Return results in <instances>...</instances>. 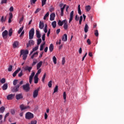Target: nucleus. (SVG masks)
<instances>
[{
	"mask_svg": "<svg viewBox=\"0 0 124 124\" xmlns=\"http://www.w3.org/2000/svg\"><path fill=\"white\" fill-rule=\"evenodd\" d=\"M49 49L50 52H53V50H54V45H53V44L50 45Z\"/></svg>",
	"mask_w": 124,
	"mask_h": 124,
	"instance_id": "obj_24",
	"label": "nucleus"
},
{
	"mask_svg": "<svg viewBox=\"0 0 124 124\" xmlns=\"http://www.w3.org/2000/svg\"><path fill=\"white\" fill-rule=\"evenodd\" d=\"M20 108L21 110H26V109H30L31 108L30 106H25L24 105H21L20 106Z\"/></svg>",
	"mask_w": 124,
	"mask_h": 124,
	"instance_id": "obj_10",
	"label": "nucleus"
},
{
	"mask_svg": "<svg viewBox=\"0 0 124 124\" xmlns=\"http://www.w3.org/2000/svg\"><path fill=\"white\" fill-rule=\"evenodd\" d=\"M24 69L25 70H28L29 72H31V69H32V67H29L28 66H27L24 68Z\"/></svg>",
	"mask_w": 124,
	"mask_h": 124,
	"instance_id": "obj_25",
	"label": "nucleus"
},
{
	"mask_svg": "<svg viewBox=\"0 0 124 124\" xmlns=\"http://www.w3.org/2000/svg\"><path fill=\"white\" fill-rule=\"evenodd\" d=\"M63 28L65 31L68 29V25L67 24V20H66L65 22H64Z\"/></svg>",
	"mask_w": 124,
	"mask_h": 124,
	"instance_id": "obj_17",
	"label": "nucleus"
},
{
	"mask_svg": "<svg viewBox=\"0 0 124 124\" xmlns=\"http://www.w3.org/2000/svg\"><path fill=\"white\" fill-rule=\"evenodd\" d=\"M66 21V20H63L62 21L61 20H59L58 23V25H59V26H60V27H62V25H63V24H64V23H65V21Z\"/></svg>",
	"mask_w": 124,
	"mask_h": 124,
	"instance_id": "obj_14",
	"label": "nucleus"
},
{
	"mask_svg": "<svg viewBox=\"0 0 124 124\" xmlns=\"http://www.w3.org/2000/svg\"><path fill=\"white\" fill-rule=\"evenodd\" d=\"M41 10V9L37 8L34 12L35 14L38 13V12H39V11H40Z\"/></svg>",
	"mask_w": 124,
	"mask_h": 124,
	"instance_id": "obj_49",
	"label": "nucleus"
},
{
	"mask_svg": "<svg viewBox=\"0 0 124 124\" xmlns=\"http://www.w3.org/2000/svg\"><path fill=\"white\" fill-rule=\"evenodd\" d=\"M23 75V72L21 71L18 74V77H22Z\"/></svg>",
	"mask_w": 124,
	"mask_h": 124,
	"instance_id": "obj_60",
	"label": "nucleus"
},
{
	"mask_svg": "<svg viewBox=\"0 0 124 124\" xmlns=\"http://www.w3.org/2000/svg\"><path fill=\"white\" fill-rule=\"evenodd\" d=\"M38 55V52H36L35 53H34L33 54V55H32L31 56V59H33V58H34V57H37Z\"/></svg>",
	"mask_w": 124,
	"mask_h": 124,
	"instance_id": "obj_31",
	"label": "nucleus"
},
{
	"mask_svg": "<svg viewBox=\"0 0 124 124\" xmlns=\"http://www.w3.org/2000/svg\"><path fill=\"white\" fill-rule=\"evenodd\" d=\"M47 0H42V6H44L46 4V1Z\"/></svg>",
	"mask_w": 124,
	"mask_h": 124,
	"instance_id": "obj_36",
	"label": "nucleus"
},
{
	"mask_svg": "<svg viewBox=\"0 0 124 124\" xmlns=\"http://www.w3.org/2000/svg\"><path fill=\"white\" fill-rule=\"evenodd\" d=\"M8 116H9V113H7L5 114L4 117V121H5V119H6V118H7V117H8Z\"/></svg>",
	"mask_w": 124,
	"mask_h": 124,
	"instance_id": "obj_57",
	"label": "nucleus"
},
{
	"mask_svg": "<svg viewBox=\"0 0 124 124\" xmlns=\"http://www.w3.org/2000/svg\"><path fill=\"white\" fill-rule=\"evenodd\" d=\"M39 28L41 30H42V29L44 28V23H43V22H41V21L40 22Z\"/></svg>",
	"mask_w": 124,
	"mask_h": 124,
	"instance_id": "obj_23",
	"label": "nucleus"
},
{
	"mask_svg": "<svg viewBox=\"0 0 124 124\" xmlns=\"http://www.w3.org/2000/svg\"><path fill=\"white\" fill-rule=\"evenodd\" d=\"M37 122L36 120L33 121L31 122V124H36Z\"/></svg>",
	"mask_w": 124,
	"mask_h": 124,
	"instance_id": "obj_58",
	"label": "nucleus"
},
{
	"mask_svg": "<svg viewBox=\"0 0 124 124\" xmlns=\"http://www.w3.org/2000/svg\"><path fill=\"white\" fill-rule=\"evenodd\" d=\"M37 50H38V46H35L34 48L32 49L33 52H34Z\"/></svg>",
	"mask_w": 124,
	"mask_h": 124,
	"instance_id": "obj_51",
	"label": "nucleus"
},
{
	"mask_svg": "<svg viewBox=\"0 0 124 124\" xmlns=\"http://www.w3.org/2000/svg\"><path fill=\"white\" fill-rule=\"evenodd\" d=\"M32 78H33L32 77H29V83L30 84H31V82H32Z\"/></svg>",
	"mask_w": 124,
	"mask_h": 124,
	"instance_id": "obj_48",
	"label": "nucleus"
},
{
	"mask_svg": "<svg viewBox=\"0 0 124 124\" xmlns=\"http://www.w3.org/2000/svg\"><path fill=\"white\" fill-rule=\"evenodd\" d=\"M12 65H10L9 66V67L8 68V71H9L10 72H11L12 71Z\"/></svg>",
	"mask_w": 124,
	"mask_h": 124,
	"instance_id": "obj_38",
	"label": "nucleus"
},
{
	"mask_svg": "<svg viewBox=\"0 0 124 124\" xmlns=\"http://www.w3.org/2000/svg\"><path fill=\"white\" fill-rule=\"evenodd\" d=\"M43 41H45V34H44L42 37Z\"/></svg>",
	"mask_w": 124,
	"mask_h": 124,
	"instance_id": "obj_56",
	"label": "nucleus"
},
{
	"mask_svg": "<svg viewBox=\"0 0 124 124\" xmlns=\"http://www.w3.org/2000/svg\"><path fill=\"white\" fill-rule=\"evenodd\" d=\"M38 78L34 77V82L35 84H37V83H38Z\"/></svg>",
	"mask_w": 124,
	"mask_h": 124,
	"instance_id": "obj_35",
	"label": "nucleus"
},
{
	"mask_svg": "<svg viewBox=\"0 0 124 124\" xmlns=\"http://www.w3.org/2000/svg\"><path fill=\"white\" fill-rule=\"evenodd\" d=\"M14 96H15V94H9L7 96V99L8 100H11V99H12L13 97H14Z\"/></svg>",
	"mask_w": 124,
	"mask_h": 124,
	"instance_id": "obj_12",
	"label": "nucleus"
},
{
	"mask_svg": "<svg viewBox=\"0 0 124 124\" xmlns=\"http://www.w3.org/2000/svg\"><path fill=\"white\" fill-rule=\"evenodd\" d=\"M62 41H67V34H64L62 37Z\"/></svg>",
	"mask_w": 124,
	"mask_h": 124,
	"instance_id": "obj_20",
	"label": "nucleus"
},
{
	"mask_svg": "<svg viewBox=\"0 0 124 124\" xmlns=\"http://www.w3.org/2000/svg\"><path fill=\"white\" fill-rule=\"evenodd\" d=\"M51 25L52 26V27L55 29L57 27V22L56 21H54L52 22Z\"/></svg>",
	"mask_w": 124,
	"mask_h": 124,
	"instance_id": "obj_27",
	"label": "nucleus"
},
{
	"mask_svg": "<svg viewBox=\"0 0 124 124\" xmlns=\"http://www.w3.org/2000/svg\"><path fill=\"white\" fill-rule=\"evenodd\" d=\"M12 33H13V30H12V28H11L9 30V33H8L9 36H12Z\"/></svg>",
	"mask_w": 124,
	"mask_h": 124,
	"instance_id": "obj_26",
	"label": "nucleus"
},
{
	"mask_svg": "<svg viewBox=\"0 0 124 124\" xmlns=\"http://www.w3.org/2000/svg\"><path fill=\"white\" fill-rule=\"evenodd\" d=\"M22 88L24 91L25 92H28L30 91V84L27 83L26 85H23Z\"/></svg>",
	"mask_w": 124,
	"mask_h": 124,
	"instance_id": "obj_5",
	"label": "nucleus"
},
{
	"mask_svg": "<svg viewBox=\"0 0 124 124\" xmlns=\"http://www.w3.org/2000/svg\"><path fill=\"white\" fill-rule=\"evenodd\" d=\"M48 16H49L48 12L46 13V14L44 16V20H46V18H47V17H48Z\"/></svg>",
	"mask_w": 124,
	"mask_h": 124,
	"instance_id": "obj_41",
	"label": "nucleus"
},
{
	"mask_svg": "<svg viewBox=\"0 0 124 124\" xmlns=\"http://www.w3.org/2000/svg\"><path fill=\"white\" fill-rule=\"evenodd\" d=\"M91 8H92V7H91L90 5H88L85 7V9L87 12H89V11H90V10H91Z\"/></svg>",
	"mask_w": 124,
	"mask_h": 124,
	"instance_id": "obj_28",
	"label": "nucleus"
},
{
	"mask_svg": "<svg viewBox=\"0 0 124 124\" xmlns=\"http://www.w3.org/2000/svg\"><path fill=\"white\" fill-rule=\"evenodd\" d=\"M41 41H42V40L41 39H38L37 40V45H39V44H40V43H41Z\"/></svg>",
	"mask_w": 124,
	"mask_h": 124,
	"instance_id": "obj_53",
	"label": "nucleus"
},
{
	"mask_svg": "<svg viewBox=\"0 0 124 124\" xmlns=\"http://www.w3.org/2000/svg\"><path fill=\"white\" fill-rule=\"evenodd\" d=\"M55 17H56V15L55 13H52L50 16V20L54 21V20H55Z\"/></svg>",
	"mask_w": 124,
	"mask_h": 124,
	"instance_id": "obj_13",
	"label": "nucleus"
},
{
	"mask_svg": "<svg viewBox=\"0 0 124 124\" xmlns=\"http://www.w3.org/2000/svg\"><path fill=\"white\" fill-rule=\"evenodd\" d=\"M44 45H45V42H44L43 44H42L41 45L40 51H43V48L44 47Z\"/></svg>",
	"mask_w": 124,
	"mask_h": 124,
	"instance_id": "obj_30",
	"label": "nucleus"
},
{
	"mask_svg": "<svg viewBox=\"0 0 124 124\" xmlns=\"http://www.w3.org/2000/svg\"><path fill=\"white\" fill-rule=\"evenodd\" d=\"M63 99L65 100L64 102H65V101L66 100V93L65 92H63Z\"/></svg>",
	"mask_w": 124,
	"mask_h": 124,
	"instance_id": "obj_33",
	"label": "nucleus"
},
{
	"mask_svg": "<svg viewBox=\"0 0 124 124\" xmlns=\"http://www.w3.org/2000/svg\"><path fill=\"white\" fill-rule=\"evenodd\" d=\"M65 6H66V4H64L63 7L61 8V16H63V10H64V9L65 8Z\"/></svg>",
	"mask_w": 124,
	"mask_h": 124,
	"instance_id": "obj_19",
	"label": "nucleus"
},
{
	"mask_svg": "<svg viewBox=\"0 0 124 124\" xmlns=\"http://www.w3.org/2000/svg\"><path fill=\"white\" fill-rule=\"evenodd\" d=\"M32 45H34V41L33 40H30L27 44V47L29 48V47H31Z\"/></svg>",
	"mask_w": 124,
	"mask_h": 124,
	"instance_id": "obj_8",
	"label": "nucleus"
},
{
	"mask_svg": "<svg viewBox=\"0 0 124 124\" xmlns=\"http://www.w3.org/2000/svg\"><path fill=\"white\" fill-rule=\"evenodd\" d=\"M88 30H89V26H88V24H85V28H84L85 32H88Z\"/></svg>",
	"mask_w": 124,
	"mask_h": 124,
	"instance_id": "obj_29",
	"label": "nucleus"
},
{
	"mask_svg": "<svg viewBox=\"0 0 124 124\" xmlns=\"http://www.w3.org/2000/svg\"><path fill=\"white\" fill-rule=\"evenodd\" d=\"M7 2V0H2L1 3H6Z\"/></svg>",
	"mask_w": 124,
	"mask_h": 124,
	"instance_id": "obj_64",
	"label": "nucleus"
},
{
	"mask_svg": "<svg viewBox=\"0 0 124 124\" xmlns=\"http://www.w3.org/2000/svg\"><path fill=\"white\" fill-rule=\"evenodd\" d=\"M40 90V88H38L37 89H35L33 93V98H36V97H37L38 95V92H39V90Z\"/></svg>",
	"mask_w": 124,
	"mask_h": 124,
	"instance_id": "obj_6",
	"label": "nucleus"
},
{
	"mask_svg": "<svg viewBox=\"0 0 124 124\" xmlns=\"http://www.w3.org/2000/svg\"><path fill=\"white\" fill-rule=\"evenodd\" d=\"M20 70H21V68H18L17 70H16L13 74V77H16V76L17 75V74H18V73H19V72L20 71Z\"/></svg>",
	"mask_w": 124,
	"mask_h": 124,
	"instance_id": "obj_15",
	"label": "nucleus"
},
{
	"mask_svg": "<svg viewBox=\"0 0 124 124\" xmlns=\"http://www.w3.org/2000/svg\"><path fill=\"white\" fill-rule=\"evenodd\" d=\"M0 21L1 22V23H3V22H5V19H4V16H1Z\"/></svg>",
	"mask_w": 124,
	"mask_h": 124,
	"instance_id": "obj_43",
	"label": "nucleus"
},
{
	"mask_svg": "<svg viewBox=\"0 0 124 124\" xmlns=\"http://www.w3.org/2000/svg\"><path fill=\"white\" fill-rule=\"evenodd\" d=\"M8 88V84L5 83L2 87L3 91H6V90Z\"/></svg>",
	"mask_w": 124,
	"mask_h": 124,
	"instance_id": "obj_18",
	"label": "nucleus"
},
{
	"mask_svg": "<svg viewBox=\"0 0 124 124\" xmlns=\"http://www.w3.org/2000/svg\"><path fill=\"white\" fill-rule=\"evenodd\" d=\"M16 98L17 99V100H19V99L23 98V95L21 93L16 94Z\"/></svg>",
	"mask_w": 124,
	"mask_h": 124,
	"instance_id": "obj_16",
	"label": "nucleus"
},
{
	"mask_svg": "<svg viewBox=\"0 0 124 124\" xmlns=\"http://www.w3.org/2000/svg\"><path fill=\"white\" fill-rule=\"evenodd\" d=\"M17 83H18V79H15L13 81V85H14V86H16V85H17Z\"/></svg>",
	"mask_w": 124,
	"mask_h": 124,
	"instance_id": "obj_39",
	"label": "nucleus"
},
{
	"mask_svg": "<svg viewBox=\"0 0 124 124\" xmlns=\"http://www.w3.org/2000/svg\"><path fill=\"white\" fill-rule=\"evenodd\" d=\"M7 35H8V31L7 30H5L2 33V36L3 39H6L7 38Z\"/></svg>",
	"mask_w": 124,
	"mask_h": 124,
	"instance_id": "obj_7",
	"label": "nucleus"
},
{
	"mask_svg": "<svg viewBox=\"0 0 124 124\" xmlns=\"http://www.w3.org/2000/svg\"><path fill=\"white\" fill-rule=\"evenodd\" d=\"M76 21H79V17H78V15H76L75 16Z\"/></svg>",
	"mask_w": 124,
	"mask_h": 124,
	"instance_id": "obj_61",
	"label": "nucleus"
},
{
	"mask_svg": "<svg viewBox=\"0 0 124 124\" xmlns=\"http://www.w3.org/2000/svg\"><path fill=\"white\" fill-rule=\"evenodd\" d=\"M53 61L54 64H57V58H56L55 56H53Z\"/></svg>",
	"mask_w": 124,
	"mask_h": 124,
	"instance_id": "obj_32",
	"label": "nucleus"
},
{
	"mask_svg": "<svg viewBox=\"0 0 124 124\" xmlns=\"http://www.w3.org/2000/svg\"><path fill=\"white\" fill-rule=\"evenodd\" d=\"M94 35L95 36H98L99 34H98V30H95L94 31Z\"/></svg>",
	"mask_w": 124,
	"mask_h": 124,
	"instance_id": "obj_47",
	"label": "nucleus"
},
{
	"mask_svg": "<svg viewBox=\"0 0 124 124\" xmlns=\"http://www.w3.org/2000/svg\"><path fill=\"white\" fill-rule=\"evenodd\" d=\"M74 15V11H72V12H71L70 15V18H69V23H71V22L73 20V15Z\"/></svg>",
	"mask_w": 124,
	"mask_h": 124,
	"instance_id": "obj_9",
	"label": "nucleus"
},
{
	"mask_svg": "<svg viewBox=\"0 0 124 124\" xmlns=\"http://www.w3.org/2000/svg\"><path fill=\"white\" fill-rule=\"evenodd\" d=\"M9 10L10 12H12L14 10V8L12 6L10 8Z\"/></svg>",
	"mask_w": 124,
	"mask_h": 124,
	"instance_id": "obj_59",
	"label": "nucleus"
},
{
	"mask_svg": "<svg viewBox=\"0 0 124 124\" xmlns=\"http://www.w3.org/2000/svg\"><path fill=\"white\" fill-rule=\"evenodd\" d=\"M1 84H4V83H5L6 81H5V78H3L1 79L0 81Z\"/></svg>",
	"mask_w": 124,
	"mask_h": 124,
	"instance_id": "obj_50",
	"label": "nucleus"
},
{
	"mask_svg": "<svg viewBox=\"0 0 124 124\" xmlns=\"http://www.w3.org/2000/svg\"><path fill=\"white\" fill-rule=\"evenodd\" d=\"M87 43H88V45H91V44H92V43L91 42V40L90 39H88Z\"/></svg>",
	"mask_w": 124,
	"mask_h": 124,
	"instance_id": "obj_54",
	"label": "nucleus"
},
{
	"mask_svg": "<svg viewBox=\"0 0 124 124\" xmlns=\"http://www.w3.org/2000/svg\"><path fill=\"white\" fill-rule=\"evenodd\" d=\"M12 18H13V15L12 14V13H10L9 19H12Z\"/></svg>",
	"mask_w": 124,
	"mask_h": 124,
	"instance_id": "obj_52",
	"label": "nucleus"
},
{
	"mask_svg": "<svg viewBox=\"0 0 124 124\" xmlns=\"http://www.w3.org/2000/svg\"><path fill=\"white\" fill-rule=\"evenodd\" d=\"M48 88H52V80H50L48 83Z\"/></svg>",
	"mask_w": 124,
	"mask_h": 124,
	"instance_id": "obj_40",
	"label": "nucleus"
},
{
	"mask_svg": "<svg viewBox=\"0 0 124 124\" xmlns=\"http://www.w3.org/2000/svg\"><path fill=\"white\" fill-rule=\"evenodd\" d=\"M34 35V29L32 28L29 31V39H32Z\"/></svg>",
	"mask_w": 124,
	"mask_h": 124,
	"instance_id": "obj_3",
	"label": "nucleus"
},
{
	"mask_svg": "<svg viewBox=\"0 0 124 124\" xmlns=\"http://www.w3.org/2000/svg\"><path fill=\"white\" fill-rule=\"evenodd\" d=\"M29 54V50H25L22 49L20 51V56L23 55V60L26 61L27 59V57H28V55Z\"/></svg>",
	"mask_w": 124,
	"mask_h": 124,
	"instance_id": "obj_1",
	"label": "nucleus"
},
{
	"mask_svg": "<svg viewBox=\"0 0 124 124\" xmlns=\"http://www.w3.org/2000/svg\"><path fill=\"white\" fill-rule=\"evenodd\" d=\"M18 46H19V42L17 41H14V42L13 44V48H18Z\"/></svg>",
	"mask_w": 124,
	"mask_h": 124,
	"instance_id": "obj_11",
	"label": "nucleus"
},
{
	"mask_svg": "<svg viewBox=\"0 0 124 124\" xmlns=\"http://www.w3.org/2000/svg\"><path fill=\"white\" fill-rule=\"evenodd\" d=\"M43 63V62H42V61H40L39 62V63H37V66H36L37 70H38V69H39L41 67V66L42 65Z\"/></svg>",
	"mask_w": 124,
	"mask_h": 124,
	"instance_id": "obj_21",
	"label": "nucleus"
},
{
	"mask_svg": "<svg viewBox=\"0 0 124 124\" xmlns=\"http://www.w3.org/2000/svg\"><path fill=\"white\" fill-rule=\"evenodd\" d=\"M44 31L45 33H46V32H48V30H47V24L45 25V28H44Z\"/></svg>",
	"mask_w": 124,
	"mask_h": 124,
	"instance_id": "obj_46",
	"label": "nucleus"
},
{
	"mask_svg": "<svg viewBox=\"0 0 124 124\" xmlns=\"http://www.w3.org/2000/svg\"><path fill=\"white\" fill-rule=\"evenodd\" d=\"M4 110H5V108L4 107H1L0 108V112L1 113H3V112H4Z\"/></svg>",
	"mask_w": 124,
	"mask_h": 124,
	"instance_id": "obj_34",
	"label": "nucleus"
},
{
	"mask_svg": "<svg viewBox=\"0 0 124 124\" xmlns=\"http://www.w3.org/2000/svg\"><path fill=\"white\" fill-rule=\"evenodd\" d=\"M87 55H88V53H87V52L85 53L84 56L82 58V62L84 61V60H85V58H86L87 57Z\"/></svg>",
	"mask_w": 124,
	"mask_h": 124,
	"instance_id": "obj_55",
	"label": "nucleus"
},
{
	"mask_svg": "<svg viewBox=\"0 0 124 124\" xmlns=\"http://www.w3.org/2000/svg\"><path fill=\"white\" fill-rule=\"evenodd\" d=\"M23 29H24V27H22L21 28H20L18 31V33L20 34V33L22 32V31H23Z\"/></svg>",
	"mask_w": 124,
	"mask_h": 124,
	"instance_id": "obj_42",
	"label": "nucleus"
},
{
	"mask_svg": "<svg viewBox=\"0 0 124 124\" xmlns=\"http://www.w3.org/2000/svg\"><path fill=\"white\" fill-rule=\"evenodd\" d=\"M25 118L27 120H31V119H33V114L30 112H28L26 113Z\"/></svg>",
	"mask_w": 124,
	"mask_h": 124,
	"instance_id": "obj_2",
	"label": "nucleus"
},
{
	"mask_svg": "<svg viewBox=\"0 0 124 124\" xmlns=\"http://www.w3.org/2000/svg\"><path fill=\"white\" fill-rule=\"evenodd\" d=\"M11 113L12 115H14V114H15V110H14V109H12L11 110Z\"/></svg>",
	"mask_w": 124,
	"mask_h": 124,
	"instance_id": "obj_63",
	"label": "nucleus"
},
{
	"mask_svg": "<svg viewBox=\"0 0 124 124\" xmlns=\"http://www.w3.org/2000/svg\"><path fill=\"white\" fill-rule=\"evenodd\" d=\"M64 63H65V58L63 57L62 59V64L64 65Z\"/></svg>",
	"mask_w": 124,
	"mask_h": 124,
	"instance_id": "obj_45",
	"label": "nucleus"
},
{
	"mask_svg": "<svg viewBox=\"0 0 124 124\" xmlns=\"http://www.w3.org/2000/svg\"><path fill=\"white\" fill-rule=\"evenodd\" d=\"M36 35L37 38H40V37H41V35L40 34V32L39 31H36Z\"/></svg>",
	"mask_w": 124,
	"mask_h": 124,
	"instance_id": "obj_22",
	"label": "nucleus"
},
{
	"mask_svg": "<svg viewBox=\"0 0 124 124\" xmlns=\"http://www.w3.org/2000/svg\"><path fill=\"white\" fill-rule=\"evenodd\" d=\"M37 0H31V3H33L34 4V3H35V2L37 1Z\"/></svg>",
	"mask_w": 124,
	"mask_h": 124,
	"instance_id": "obj_62",
	"label": "nucleus"
},
{
	"mask_svg": "<svg viewBox=\"0 0 124 124\" xmlns=\"http://www.w3.org/2000/svg\"><path fill=\"white\" fill-rule=\"evenodd\" d=\"M45 78H46V73H45V74L43 75L42 79V81L43 82H44L45 80Z\"/></svg>",
	"mask_w": 124,
	"mask_h": 124,
	"instance_id": "obj_44",
	"label": "nucleus"
},
{
	"mask_svg": "<svg viewBox=\"0 0 124 124\" xmlns=\"http://www.w3.org/2000/svg\"><path fill=\"white\" fill-rule=\"evenodd\" d=\"M59 88V86H58V85H56L54 88V92L53 93H57V92H58V89Z\"/></svg>",
	"mask_w": 124,
	"mask_h": 124,
	"instance_id": "obj_37",
	"label": "nucleus"
},
{
	"mask_svg": "<svg viewBox=\"0 0 124 124\" xmlns=\"http://www.w3.org/2000/svg\"><path fill=\"white\" fill-rule=\"evenodd\" d=\"M20 88V85L17 84L16 86L11 88V91L13 93H17L19 91V88Z\"/></svg>",
	"mask_w": 124,
	"mask_h": 124,
	"instance_id": "obj_4",
	"label": "nucleus"
}]
</instances>
